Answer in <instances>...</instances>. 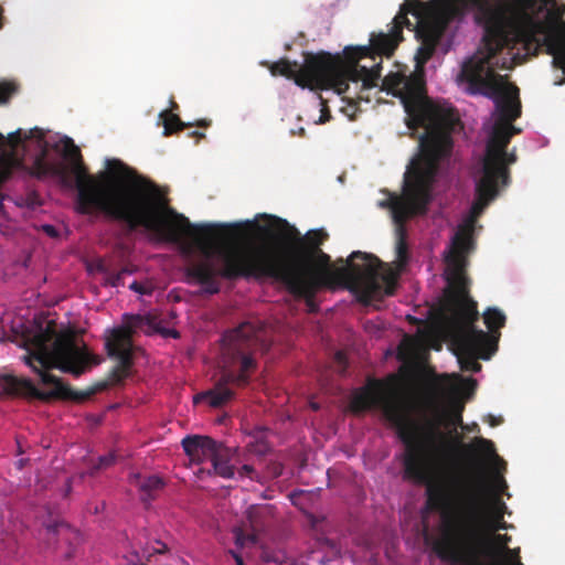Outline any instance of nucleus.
<instances>
[{"mask_svg":"<svg viewBox=\"0 0 565 565\" xmlns=\"http://www.w3.org/2000/svg\"><path fill=\"white\" fill-rule=\"evenodd\" d=\"M161 333L163 335H169V337H172V338H179L180 334L177 330H173V329H164L161 331Z\"/></svg>","mask_w":565,"mask_h":565,"instance_id":"35","label":"nucleus"},{"mask_svg":"<svg viewBox=\"0 0 565 565\" xmlns=\"http://www.w3.org/2000/svg\"><path fill=\"white\" fill-rule=\"evenodd\" d=\"M472 95H482L494 102V122L491 128L482 163V177L476 184V199L471 214L478 217L498 195L499 184L510 182L509 166L516 161L514 152H508V146L514 135L521 132L513 122L521 117L522 105L519 88L514 84L500 85L489 77L468 73Z\"/></svg>","mask_w":565,"mask_h":565,"instance_id":"5","label":"nucleus"},{"mask_svg":"<svg viewBox=\"0 0 565 565\" xmlns=\"http://www.w3.org/2000/svg\"><path fill=\"white\" fill-rule=\"evenodd\" d=\"M42 231L50 237H57L58 236V231L56 230V227L54 225H51V224H44L42 225Z\"/></svg>","mask_w":565,"mask_h":565,"instance_id":"30","label":"nucleus"},{"mask_svg":"<svg viewBox=\"0 0 565 565\" xmlns=\"http://www.w3.org/2000/svg\"><path fill=\"white\" fill-rule=\"evenodd\" d=\"M563 72L565 73V71L563 70Z\"/></svg>","mask_w":565,"mask_h":565,"instance_id":"51","label":"nucleus"},{"mask_svg":"<svg viewBox=\"0 0 565 565\" xmlns=\"http://www.w3.org/2000/svg\"><path fill=\"white\" fill-rule=\"evenodd\" d=\"M536 4V0H513L492 6L489 0H433L424 6V11L452 19L463 17L468 11H477V21L484 29L482 38L483 50L471 56L462 64L458 79L468 84V73L484 76L498 82L500 85L508 83L507 76L495 72L498 66L493 60L497 52L505 44L509 33L522 42H533L543 25L530 13V9Z\"/></svg>","mask_w":565,"mask_h":565,"instance_id":"3","label":"nucleus"},{"mask_svg":"<svg viewBox=\"0 0 565 565\" xmlns=\"http://www.w3.org/2000/svg\"><path fill=\"white\" fill-rule=\"evenodd\" d=\"M564 11H565V8L564 9H558L557 10V14H556V19H559L564 14Z\"/></svg>","mask_w":565,"mask_h":565,"instance_id":"43","label":"nucleus"},{"mask_svg":"<svg viewBox=\"0 0 565 565\" xmlns=\"http://www.w3.org/2000/svg\"><path fill=\"white\" fill-rule=\"evenodd\" d=\"M164 481L158 476H149L140 479L138 482L139 491L141 492L140 499L143 503L149 504L157 498L159 491L164 487Z\"/></svg>","mask_w":565,"mask_h":565,"instance_id":"16","label":"nucleus"},{"mask_svg":"<svg viewBox=\"0 0 565 565\" xmlns=\"http://www.w3.org/2000/svg\"><path fill=\"white\" fill-rule=\"evenodd\" d=\"M247 449L249 452L262 457V456L267 455L270 451V445L267 441V439L265 438L263 431H259L255 436V440L250 441L247 445Z\"/></svg>","mask_w":565,"mask_h":565,"instance_id":"21","label":"nucleus"},{"mask_svg":"<svg viewBox=\"0 0 565 565\" xmlns=\"http://www.w3.org/2000/svg\"><path fill=\"white\" fill-rule=\"evenodd\" d=\"M446 380H447V384H448V385H452V383L449 381V379H448V377H447Z\"/></svg>","mask_w":565,"mask_h":565,"instance_id":"48","label":"nucleus"},{"mask_svg":"<svg viewBox=\"0 0 565 565\" xmlns=\"http://www.w3.org/2000/svg\"><path fill=\"white\" fill-rule=\"evenodd\" d=\"M115 462V455L108 454L98 458V463L94 466V470L105 469Z\"/></svg>","mask_w":565,"mask_h":565,"instance_id":"27","label":"nucleus"},{"mask_svg":"<svg viewBox=\"0 0 565 565\" xmlns=\"http://www.w3.org/2000/svg\"><path fill=\"white\" fill-rule=\"evenodd\" d=\"M160 118L163 121V135L170 136L174 132L181 131L184 128L191 126V124L183 122L180 117L170 110H163L160 113Z\"/></svg>","mask_w":565,"mask_h":565,"instance_id":"19","label":"nucleus"},{"mask_svg":"<svg viewBox=\"0 0 565 565\" xmlns=\"http://www.w3.org/2000/svg\"><path fill=\"white\" fill-rule=\"evenodd\" d=\"M473 222L459 226L446 256L445 271L448 282L447 303L450 312L449 335L462 371L479 372L478 359L489 360L495 352V343L486 331L477 329L478 305L469 294L466 275V255L473 249Z\"/></svg>","mask_w":565,"mask_h":565,"instance_id":"4","label":"nucleus"},{"mask_svg":"<svg viewBox=\"0 0 565 565\" xmlns=\"http://www.w3.org/2000/svg\"><path fill=\"white\" fill-rule=\"evenodd\" d=\"M235 452L236 449L218 444L215 454L210 458L215 475L224 479H232L234 477L235 466L231 461Z\"/></svg>","mask_w":565,"mask_h":565,"instance_id":"14","label":"nucleus"},{"mask_svg":"<svg viewBox=\"0 0 565 565\" xmlns=\"http://www.w3.org/2000/svg\"><path fill=\"white\" fill-rule=\"evenodd\" d=\"M230 553L233 556V558L235 559L237 565H244L243 557L238 553H236L234 551H230Z\"/></svg>","mask_w":565,"mask_h":565,"instance_id":"36","label":"nucleus"},{"mask_svg":"<svg viewBox=\"0 0 565 565\" xmlns=\"http://www.w3.org/2000/svg\"><path fill=\"white\" fill-rule=\"evenodd\" d=\"M463 411V405L459 402L456 403L454 409L451 411V423L454 425H459L462 427V416L461 413Z\"/></svg>","mask_w":565,"mask_h":565,"instance_id":"26","label":"nucleus"},{"mask_svg":"<svg viewBox=\"0 0 565 565\" xmlns=\"http://www.w3.org/2000/svg\"><path fill=\"white\" fill-rule=\"evenodd\" d=\"M469 383H470L471 385H475V384H476L475 380H472V379H470V380H469Z\"/></svg>","mask_w":565,"mask_h":565,"instance_id":"47","label":"nucleus"},{"mask_svg":"<svg viewBox=\"0 0 565 565\" xmlns=\"http://www.w3.org/2000/svg\"><path fill=\"white\" fill-rule=\"evenodd\" d=\"M189 136L196 139L205 138V134L198 130L191 131Z\"/></svg>","mask_w":565,"mask_h":565,"instance_id":"38","label":"nucleus"},{"mask_svg":"<svg viewBox=\"0 0 565 565\" xmlns=\"http://www.w3.org/2000/svg\"><path fill=\"white\" fill-rule=\"evenodd\" d=\"M559 62L562 63V67L563 70L565 71V49H564V52L561 54V56L558 57Z\"/></svg>","mask_w":565,"mask_h":565,"instance_id":"42","label":"nucleus"},{"mask_svg":"<svg viewBox=\"0 0 565 565\" xmlns=\"http://www.w3.org/2000/svg\"><path fill=\"white\" fill-rule=\"evenodd\" d=\"M21 141V129L10 132L7 138L0 132V147L10 146L12 149H14L20 145Z\"/></svg>","mask_w":565,"mask_h":565,"instance_id":"23","label":"nucleus"},{"mask_svg":"<svg viewBox=\"0 0 565 565\" xmlns=\"http://www.w3.org/2000/svg\"><path fill=\"white\" fill-rule=\"evenodd\" d=\"M380 90L398 97L407 114L411 129L424 128L419 139V154L412 166L440 164L449 158L454 147L452 132L460 124L452 107L423 98V83L401 72H391L382 81Z\"/></svg>","mask_w":565,"mask_h":565,"instance_id":"7","label":"nucleus"},{"mask_svg":"<svg viewBox=\"0 0 565 565\" xmlns=\"http://www.w3.org/2000/svg\"><path fill=\"white\" fill-rule=\"evenodd\" d=\"M181 444L190 460L200 465L210 460L211 456L215 454L216 447L220 443H216L207 436L191 435L184 437Z\"/></svg>","mask_w":565,"mask_h":565,"instance_id":"13","label":"nucleus"},{"mask_svg":"<svg viewBox=\"0 0 565 565\" xmlns=\"http://www.w3.org/2000/svg\"><path fill=\"white\" fill-rule=\"evenodd\" d=\"M234 535L237 546L243 547L247 544L246 533L242 529H235Z\"/></svg>","mask_w":565,"mask_h":565,"instance_id":"28","label":"nucleus"},{"mask_svg":"<svg viewBox=\"0 0 565 565\" xmlns=\"http://www.w3.org/2000/svg\"><path fill=\"white\" fill-rule=\"evenodd\" d=\"M46 531L49 534L56 535L58 540L64 541L71 547L78 545L81 542L79 532L64 522L49 524Z\"/></svg>","mask_w":565,"mask_h":565,"instance_id":"17","label":"nucleus"},{"mask_svg":"<svg viewBox=\"0 0 565 565\" xmlns=\"http://www.w3.org/2000/svg\"><path fill=\"white\" fill-rule=\"evenodd\" d=\"M135 320H137V321H141V320H142V318H141L140 316H137V317H135Z\"/></svg>","mask_w":565,"mask_h":565,"instance_id":"46","label":"nucleus"},{"mask_svg":"<svg viewBox=\"0 0 565 565\" xmlns=\"http://www.w3.org/2000/svg\"><path fill=\"white\" fill-rule=\"evenodd\" d=\"M119 271L125 276V275L132 274L135 271V269L126 266V267L121 268Z\"/></svg>","mask_w":565,"mask_h":565,"instance_id":"40","label":"nucleus"},{"mask_svg":"<svg viewBox=\"0 0 565 565\" xmlns=\"http://www.w3.org/2000/svg\"><path fill=\"white\" fill-rule=\"evenodd\" d=\"M411 13L417 19L415 26L416 36L420 41V46L416 53V65H425L434 55L437 44L439 43L444 32L455 19L438 15L424 11V4L418 0L403 4L399 12L393 19V26L388 33H372L367 53L361 57L373 55L390 57L394 54L399 42L403 41V29L412 26L407 14Z\"/></svg>","mask_w":565,"mask_h":565,"instance_id":"9","label":"nucleus"},{"mask_svg":"<svg viewBox=\"0 0 565 565\" xmlns=\"http://www.w3.org/2000/svg\"><path fill=\"white\" fill-rule=\"evenodd\" d=\"M367 51V47L347 46L343 57L327 52L308 53L301 67L296 61L280 58L269 65V71L273 76L292 79L301 88H332L347 99L370 102L365 93L379 86L382 62L361 65L359 62Z\"/></svg>","mask_w":565,"mask_h":565,"instance_id":"6","label":"nucleus"},{"mask_svg":"<svg viewBox=\"0 0 565 565\" xmlns=\"http://www.w3.org/2000/svg\"><path fill=\"white\" fill-rule=\"evenodd\" d=\"M158 544H160V545H161V547H159V548H154V552H156V553H164V552H166V550H167V546H166L164 544L160 543V542H158Z\"/></svg>","mask_w":565,"mask_h":565,"instance_id":"41","label":"nucleus"},{"mask_svg":"<svg viewBox=\"0 0 565 565\" xmlns=\"http://www.w3.org/2000/svg\"><path fill=\"white\" fill-rule=\"evenodd\" d=\"M300 134L303 135L305 134V128H301L300 129Z\"/></svg>","mask_w":565,"mask_h":565,"instance_id":"50","label":"nucleus"},{"mask_svg":"<svg viewBox=\"0 0 565 565\" xmlns=\"http://www.w3.org/2000/svg\"><path fill=\"white\" fill-rule=\"evenodd\" d=\"M488 418H489L488 423L492 427H495V426L500 425L503 422L502 417H495L493 415H488Z\"/></svg>","mask_w":565,"mask_h":565,"instance_id":"33","label":"nucleus"},{"mask_svg":"<svg viewBox=\"0 0 565 565\" xmlns=\"http://www.w3.org/2000/svg\"><path fill=\"white\" fill-rule=\"evenodd\" d=\"M102 172V213L122 223L130 232L145 228L159 239L179 244L183 253L196 248L201 256L190 262L184 274L190 285L202 286V294L221 291V279L273 278L281 282L296 298L305 299L312 309L315 297L322 288L345 286L359 290L365 298L392 292L396 275L381 271L380 259L364 252H353L347 265L333 268L331 257L321 248L306 250L299 231L287 221L277 218L286 228L279 245L238 246L224 242L238 237L239 224H192L169 205L167 195L153 181L137 174L121 160L106 159Z\"/></svg>","mask_w":565,"mask_h":565,"instance_id":"1","label":"nucleus"},{"mask_svg":"<svg viewBox=\"0 0 565 565\" xmlns=\"http://www.w3.org/2000/svg\"><path fill=\"white\" fill-rule=\"evenodd\" d=\"M129 289L140 295H151L153 291V287L151 285L142 284L136 280L129 285Z\"/></svg>","mask_w":565,"mask_h":565,"instance_id":"25","label":"nucleus"},{"mask_svg":"<svg viewBox=\"0 0 565 565\" xmlns=\"http://www.w3.org/2000/svg\"><path fill=\"white\" fill-rule=\"evenodd\" d=\"M226 345L241 356L238 373L224 371L221 377L210 391L195 396L194 402L206 399L212 407H221L234 396L231 386L243 387L249 383V373L256 369V361L250 355L253 352H267L271 347L268 330L259 321H245L223 337Z\"/></svg>","mask_w":565,"mask_h":565,"instance_id":"10","label":"nucleus"},{"mask_svg":"<svg viewBox=\"0 0 565 565\" xmlns=\"http://www.w3.org/2000/svg\"><path fill=\"white\" fill-rule=\"evenodd\" d=\"M247 543L256 544L257 535L255 533L246 534Z\"/></svg>","mask_w":565,"mask_h":565,"instance_id":"39","label":"nucleus"},{"mask_svg":"<svg viewBox=\"0 0 565 565\" xmlns=\"http://www.w3.org/2000/svg\"><path fill=\"white\" fill-rule=\"evenodd\" d=\"M99 270L105 274L106 281L111 287H119L125 285L124 275L120 271H113L105 267H99Z\"/></svg>","mask_w":565,"mask_h":565,"instance_id":"22","label":"nucleus"},{"mask_svg":"<svg viewBox=\"0 0 565 565\" xmlns=\"http://www.w3.org/2000/svg\"><path fill=\"white\" fill-rule=\"evenodd\" d=\"M327 238L328 234L323 230L310 231L306 235V244L303 243V247L306 250H317Z\"/></svg>","mask_w":565,"mask_h":565,"instance_id":"20","label":"nucleus"},{"mask_svg":"<svg viewBox=\"0 0 565 565\" xmlns=\"http://www.w3.org/2000/svg\"><path fill=\"white\" fill-rule=\"evenodd\" d=\"M492 543L494 544H498L500 546V548L510 557H507L505 558V563L507 565H523L521 563V561L519 559V551L516 550H510L508 547V544L510 543L511 541V537L508 535V534H495L493 536V539H491ZM493 553L491 556H481V562L484 564L483 562V558H494L497 556V548L495 546L493 545ZM493 565H499V564H493Z\"/></svg>","mask_w":565,"mask_h":565,"instance_id":"18","label":"nucleus"},{"mask_svg":"<svg viewBox=\"0 0 565 565\" xmlns=\"http://www.w3.org/2000/svg\"><path fill=\"white\" fill-rule=\"evenodd\" d=\"M312 408H313V409H318L317 404H312Z\"/></svg>","mask_w":565,"mask_h":565,"instance_id":"49","label":"nucleus"},{"mask_svg":"<svg viewBox=\"0 0 565 565\" xmlns=\"http://www.w3.org/2000/svg\"><path fill=\"white\" fill-rule=\"evenodd\" d=\"M132 327L138 324L114 329L105 343L107 354L117 360V365L110 372L114 384H121L130 375L134 365Z\"/></svg>","mask_w":565,"mask_h":565,"instance_id":"11","label":"nucleus"},{"mask_svg":"<svg viewBox=\"0 0 565 565\" xmlns=\"http://www.w3.org/2000/svg\"><path fill=\"white\" fill-rule=\"evenodd\" d=\"M330 118H331L330 113H329L328 108L324 106V107L322 108V110H321V116H320L319 122H320V124H324V122H327Z\"/></svg>","mask_w":565,"mask_h":565,"instance_id":"32","label":"nucleus"},{"mask_svg":"<svg viewBox=\"0 0 565 565\" xmlns=\"http://www.w3.org/2000/svg\"><path fill=\"white\" fill-rule=\"evenodd\" d=\"M439 166L440 164L411 166V168L405 174V198L392 194L386 201L380 203L381 206L388 207L391 210L392 218L395 224L396 236L395 268L380 260V263L382 264L380 270L384 273L386 268H390L396 275V277L392 285L391 294H386L385 291H383L381 295L373 296L370 299L379 298L384 295L391 296L394 294L397 278L401 271L407 265L409 258L407 245V230L405 223L412 216L422 215L426 213L427 205L429 204L431 199L430 192L433 189V184L439 171ZM380 281L383 286V290H385V282L382 279H380Z\"/></svg>","mask_w":565,"mask_h":565,"instance_id":"8","label":"nucleus"},{"mask_svg":"<svg viewBox=\"0 0 565 565\" xmlns=\"http://www.w3.org/2000/svg\"><path fill=\"white\" fill-rule=\"evenodd\" d=\"M73 556V551H68L65 555L66 558H71Z\"/></svg>","mask_w":565,"mask_h":565,"instance_id":"44","label":"nucleus"},{"mask_svg":"<svg viewBox=\"0 0 565 565\" xmlns=\"http://www.w3.org/2000/svg\"><path fill=\"white\" fill-rule=\"evenodd\" d=\"M17 92L18 85L14 82L0 83V104L7 103Z\"/></svg>","mask_w":565,"mask_h":565,"instance_id":"24","label":"nucleus"},{"mask_svg":"<svg viewBox=\"0 0 565 565\" xmlns=\"http://www.w3.org/2000/svg\"><path fill=\"white\" fill-rule=\"evenodd\" d=\"M534 7H535V4L529 11L532 14V17L543 25V29L541 30V32H537L535 34L532 43L519 41V39L516 36H514L512 33H509L505 44L497 52V55L504 47H508L510 45L514 46L515 44H522L525 50H531L532 47H534L536 50L539 46L546 44L547 49H548V53L555 55V57H554L555 64L563 70L562 63L559 62L558 57L565 50V41H564L565 20H559V22H558V29H559L561 34L548 35V36L541 39L540 35H544L546 33V26L542 21L536 19L535 15L533 14L532 10L534 9Z\"/></svg>","mask_w":565,"mask_h":565,"instance_id":"12","label":"nucleus"},{"mask_svg":"<svg viewBox=\"0 0 565 565\" xmlns=\"http://www.w3.org/2000/svg\"><path fill=\"white\" fill-rule=\"evenodd\" d=\"M505 321V315L498 308H488L483 312V322L489 330L487 333L494 341L495 350H498V342L501 335L500 329L504 327Z\"/></svg>","mask_w":565,"mask_h":565,"instance_id":"15","label":"nucleus"},{"mask_svg":"<svg viewBox=\"0 0 565 565\" xmlns=\"http://www.w3.org/2000/svg\"><path fill=\"white\" fill-rule=\"evenodd\" d=\"M508 529V525L507 523L502 520V522L500 523H497V524H492L490 526V529H488V533H492V532H495L498 530H507Z\"/></svg>","mask_w":565,"mask_h":565,"instance_id":"31","label":"nucleus"},{"mask_svg":"<svg viewBox=\"0 0 565 565\" xmlns=\"http://www.w3.org/2000/svg\"><path fill=\"white\" fill-rule=\"evenodd\" d=\"M23 347L26 350L23 356L24 363L40 376L41 384L50 386L51 390H39L30 379L1 374V395L42 402L52 399L84 402L93 394V391H74L60 377L50 373L51 370L58 369L78 376L85 372L93 356L85 344L82 347L78 344L73 329L57 333L54 321L47 320L45 323L34 321L23 337Z\"/></svg>","mask_w":565,"mask_h":565,"instance_id":"2","label":"nucleus"},{"mask_svg":"<svg viewBox=\"0 0 565 565\" xmlns=\"http://www.w3.org/2000/svg\"><path fill=\"white\" fill-rule=\"evenodd\" d=\"M335 360L339 364L345 366L347 364V358H345V354L343 352H337L335 353Z\"/></svg>","mask_w":565,"mask_h":565,"instance_id":"34","label":"nucleus"},{"mask_svg":"<svg viewBox=\"0 0 565 565\" xmlns=\"http://www.w3.org/2000/svg\"><path fill=\"white\" fill-rule=\"evenodd\" d=\"M210 125H211V120H209V119H201V120L195 122V126L202 127V128H206Z\"/></svg>","mask_w":565,"mask_h":565,"instance_id":"37","label":"nucleus"},{"mask_svg":"<svg viewBox=\"0 0 565 565\" xmlns=\"http://www.w3.org/2000/svg\"><path fill=\"white\" fill-rule=\"evenodd\" d=\"M255 469L250 465H244L237 470V475L241 478L248 477L250 479H254Z\"/></svg>","mask_w":565,"mask_h":565,"instance_id":"29","label":"nucleus"},{"mask_svg":"<svg viewBox=\"0 0 565 565\" xmlns=\"http://www.w3.org/2000/svg\"><path fill=\"white\" fill-rule=\"evenodd\" d=\"M177 108H178V104L172 103V109H177Z\"/></svg>","mask_w":565,"mask_h":565,"instance_id":"45","label":"nucleus"}]
</instances>
